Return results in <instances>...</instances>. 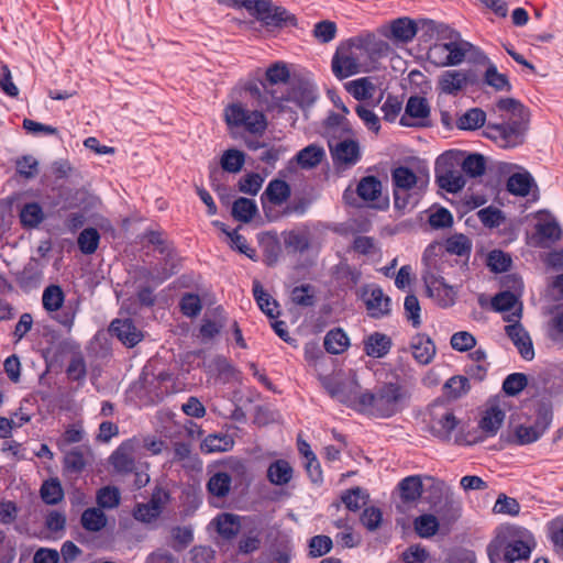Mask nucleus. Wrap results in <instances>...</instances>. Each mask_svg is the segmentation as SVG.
<instances>
[{"mask_svg":"<svg viewBox=\"0 0 563 563\" xmlns=\"http://www.w3.org/2000/svg\"><path fill=\"white\" fill-rule=\"evenodd\" d=\"M388 43L374 34H362L341 44L332 57V71L340 78H347L377 68L378 60L388 55Z\"/></svg>","mask_w":563,"mask_h":563,"instance_id":"1","label":"nucleus"},{"mask_svg":"<svg viewBox=\"0 0 563 563\" xmlns=\"http://www.w3.org/2000/svg\"><path fill=\"white\" fill-rule=\"evenodd\" d=\"M408 398L407 390L396 383L384 384L375 393L358 396V409L367 415L388 418L398 412Z\"/></svg>","mask_w":563,"mask_h":563,"instance_id":"2","label":"nucleus"},{"mask_svg":"<svg viewBox=\"0 0 563 563\" xmlns=\"http://www.w3.org/2000/svg\"><path fill=\"white\" fill-rule=\"evenodd\" d=\"M476 51L473 44L461 38L460 33L449 30L430 46L427 58L437 67L457 66L470 53L475 56Z\"/></svg>","mask_w":563,"mask_h":563,"instance_id":"3","label":"nucleus"},{"mask_svg":"<svg viewBox=\"0 0 563 563\" xmlns=\"http://www.w3.org/2000/svg\"><path fill=\"white\" fill-rule=\"evenodd\" d=\"M394 185V205L397 209L413 208L418 202V195L427 185L424 177L416 175L405 166L396 167L391 172Z\"/></svg>","mask_w":563,"mask_h":563,"instance_id":"4","label":"nucleus"},{"mask_svg":"<svg viewBox=\"0 0 563 563\" xmlns=\"http://www.w3.org/2000/svg\"><path fill=\"white\" fill-rule=\"evenodd\" d=\"M423 261L426 265L423 280L429 297L443 308L453 306L456 298V289L448 285L444 278L435 272L439 268L440 260L431 257L427 251Z\"/></svg>","mask_w":563,"mask_h":563,"instance_id":"5","label":"nucleus"},{"mask_svg":"<svg viewBox=\"0 0 563 563\" xmlns=\"http://www.w3.org/2000/svg\"><path fill=\"white\" fill-rule=\"evenodd\" d=\"M223 115L228 126L243 128L254 135H262L267 128V120L262 111L250 110L239 101L228 104Z\"/></svg>","mask_w":563,"mask_h":563,"instance_id":"6","label":"nucleus"},{"mask_svg":"<svg viewBox=\"0 0 563 563\" xmlns=\"http://www.w3.org/2000/svg\"><path fill=\"white\" fill-rule=\"evenodd\" d=\"M527 132V123L523 119L509 120L503 124H487L486 137L493 140L504 148L516 147L523 143Z\"/></svg>","mask_w":563,"mask_h":563,"instance_id":"7","label":"nucleus"},{"mask_svg":"<svg viewBox=\"0 0 563 563\" xmlns=\"http://www.w3.org/2000/svg\"><path fill=\"white\" fill-rule=\"evenodd\" d=\"M521 309L517 308L516 311L507 314L505 320L509 323L505 327V332L511 340L520 356L526 361L534 358V347L529 332L519 323Z\"/></svg>","mask_w":563,"mask_h":563,"instance_id":"8","label":"nucleus"},{"mask_svg":"<svg viewBox=\"0 0 563 563\" xmlns=\"http://www.w3.org/2000/svg\"><path fill=\"white\" fill-rule=\"evenodd\" d=\"M456 426V417L444 404L435 402L430 406L429 428L434 437L441 440H449Z\"/></svg>","mask_w":563,"mask_h":563,"instance_id":"9","label":"nucleus"},{"mask_svg":"<svg viewBox=\"0 0 563 563\" xmlns=\"http://www.w3.org/2000/svg\"><path fill=\"white\" fill-rule=\"evenodd\" d=\"M140 452V441L136 438L121 443L111 454L110 462L115 472L129 474L136 470L135 457Z\"/></svg>","mask_w":563,"mask_h":563,"instance_id":"10","label":"nucleus"},{"mask_svg":"<svg viewBox=\"0 0 563 563\" xmlns=\"http://www.w3.org/2000/svg\"><path fill=\"white\" fill-rule=\"evenodd\" d=\"M466 70H445L438 77L437 89L444 95L455 96L468 85Z\"/></svg>","mask_w":563,"mask_h":563,"instance_id":"11","label":"nucleus"},{"mask_svg":"<svg viewBox=\"0 0 563 563\" xmlns=\"http://www.w3.org/2000/svg\"><path fill=\"white\" fill-rule=\"evenodd\" d=\"M167 499V494L157 489L153 495L148 503L139 504L134 511L133 516L137 521H142L145 523H150L157 519L162 512L163 505Z\"/></svg>","mask_w":563,"mask_h":563,"instance_id":"12","label":"nucleus"},{"mask_svg":"<svg viewBox=\"0 0 563 563\" xmlns=\"http://www.w3.org/2000/svg\"><path fill=\"white\" fill-rule=\"evenodd\" d=\"M364 302L372 318H382L390 312V298L385 296L379 287L365 289Z\"/></svg>","mask_w":563,"mask_h":563,"instance_id":"13","label":"nucleus"},{"mask_svg":"<svg viewBox=\"0 0 563 563\" xmlns=\"http://www.w3.org/2000/svg\"><path fill=\"white\" fill-rule=\"evenodd\" d=\"M437 162L435 167V177L437 183L443 189L449 192H457L462 190L466 184L465 178L463 176V172L456 168L444 167L441 165V161Z\"/></svg>","mask_w":563,"mask_h":563,"instance_id":"14","label":"nucleus"},{"mask_svg":"<svg viewBox=\"0 0 563 563\" xmlns=\"http://www.w3.org/2000/svg\"><path fill=\"white\" fill-rule=\"evenodd\" d=\"M356 192L371 207L380 208L387 206V200L380 203L382 183L375 176L363 177L357 184Z\"/></svg>","mask_w":563,"mask_h":563,"instance_id":"15","label":"nucleus"},{"mask_svg":"<svg viewBox=\"0 0 563 563\" xmlns=\"http://www.w3.org/2000/svg\"><path fill=\"white\" fill-rule=\"evenodd\" d=\"M430 114L428 102L422 97H410L407 101L405 113L400 118V124L404 126L417 125Z\"/></svg>","mask_w":563,"mask_h":563,"instance_id":"16","label":"nucleus"},{"mask_svg":"<svg viewBox=\"0 0 563 563\" xmlns=\"http://www.w3.org/2000/svg\"><path fill=\"white\" fill-rule=\"evenodd\" d=\"M332 158L338 164L355 165L361 157L360 146L356 141L344 140L332 144L329 142Z\"/></svg>","mask_w":563,"mask_h":563,"instance_id":"17","label":"nucleus"},{"mask_svg":"<svg viewBox=\"0 0 563 563\" xmlns=\"http://www.w3.org/2000/svg\"><path fill=\"white\" fill-rule=\"evenodd\" d=\"M110 332L129 347H133L143 339L142 332L130 319L113 320L110 324Z\"/></svg>","mask_w":563,"mask_h":563,"instance_id":"18","label":"nucleus"},{"mask_svg":"<svg viewBox=\"0 0 563 563\" xmlns=\"http://www.w3.org/2000/svg\"><path fill=\"white\" fill-rule=\"evenodd\" d=\"M475 59L477 62H483L487 64V69L484 74V81L489 87L494 88L497 91H509L511 89V85L505 74L498 71L495 64L490 63L486 55H484L479 49L476 51Z\"/></svg>","mask_w":563,"mask_h":563,"instance_id":"19","label":"nucleus"},{"mask_svg":"<svg viewBox=\"0 0 563 563\" xmlns=\"http://www.w3.org/2000/svg\"><path fill=\"white\" fill-rule=\"evenodd\" d=\"M363 345V350L367 356L382 358L389 353L393 341L390 336L385 333L373 332L364 338Z\"/></svg>","mask_w":563,"mask_h":563,"instance_id":"20","label":"nucleus"},{"mask_svg":"<svg viewBox=\"0 0 563 563\" xmlns=\"http://www.w3.org/2000/svg\"><path fill=\"white\" fill-rule=\"evenodd\" d=\"M410 350L413 358L420 365H428L435 355V345L426 334H416L410 341Z\"/></svg>","mask_w":563,"mask_h":563,"instance_id":"21","label":"nucleus"},{"mask_svg":"<svg viewBox=\"0 0 563 563\" xmlns=\"http://www.w3.org/2000/svg\"><path fill=\"white\" fill-rule=\"evenodd\" d=\"M550 421L547 418L536 421L532 426H519L515 430L516 443L526 445L538 441L549 428Z\"/></svg>","mask_w":563,"mask_h":563,"instance_id":"22","label":"nucleus"},{"mask_svg":"<svg viewBox=\"0 0 563 563\" xmlns=\"http://www.w3.org/2000/svg\"><path fill=\"white\" fill-rule=\"evenodd\" d=\"M290 194V186L285 180L273 179L268 183L261 199L263 205L267 201L274 206H280L289 199Z\"/></svg>","mask_w":563,"mask_h":563,"instance_id":"23","label":"nucleus"},{"mask_svg":"<svg viewBox=\"0 0 563 563\" xmlns=\"http://www.w3.org/2000/svg\"><path fill=\"white\" fill-rule=\"evenodd\" d=\"M253 296L258 308L271 319L279 316L278 302L263 288L258 280L253 282Z\"/></svg>","mask_w":563,"mask_h":563,"instance_id":"24","label":"nucleus"},{"mask_svg":"<svg viewBox=\"0 0 563 563\" xmlns=\"http://www.w3.org/2000/svg\"><path fill=\"white\" fill-rule=\"evenodd\" d=\"M325 156L324 148L318 144H310L300 150L295 161L303 169H310L319 165Z\"/></svg>","mask_w":563,"mask_h":563,"instance_id":"25","label":"nucleus"},{"mask_svg":"<svg viewBox=\"0 0 563 563\" xmlns=\"http://www.w3.org/2000/svg\"><path fill=\"white\" fill-rule=\"evenodd\" d=\"M471 363L466 365V374L468 377L483 380L486 377L488 371V362L486 351L483 349H477L470 353L468 355Z\"/></svg>","mask_w":563,"mask_h":563,"instance_id":"26","label":"nucleus"},{"mask_svg":"<svg viewBox=\"0 0 563 563\" xmlns=\"http://www.w3.org/2000/svg\"><path fill=\"white\" fill-rule=\"evenodd\" d=\"M294 470L285 460H276L267 468L268 481L276 486L287 485L292 478Z\"/></svg>","mask_w":563,"mask_h":563,"instance_id":"27","label":"nucleus"},{"mask_svg":"<svg viewBox=\"0 0 563 563\" xmlns=\"http://www.w3.org/2000/svg\"><path fill=\"white\" fill-rule=\"evenodd\" d=\"M505 419V412L498 407L488 408L481 421L479 429L486 437H494L500 429Z\"/></svg>","mask_w":563,"mask_h":563,"instance_id":"28","label":"nucleus"},{"mask_svg":"<svg viewBox=\"0 0 563 563\" xmlns=\"http://www.w3.org/2000/svg\"><path fill=\"white\" fill-rule=\"evenodd\" d=\"M234 445V440L227 433L209 434L201 443V450L205 453H218L230 451Z\"/></svg>","mask_w":563,"mask_h":563,"instance_id":"29","label":"nucleus"},{"mask_svg":"<svg viewBox=\"0 0 563 563\" xmlns=\"http://www.w3.org/2000/svg\"><path fill=\"white\" fill-rule=\"evenodd\" d=\"M417 34L415 22L408 18H400L390 24V35L396 41L407 43Z\"/></svg>","mask_w":563,"mask_h":563,"instance_id":"30","label":"nucleus"},{"mask_svg":"<svg viewBox=\"0 0 563 563\" xmlns=\"http://www.w3.org/2000/svg\"><path fill=\"white\" fill-rule=\"evenodd\" d=\"M323 344L327 352L331 354H340L349 347L350 340L347 334L341 328H336L325 334Z\"/></svg>","mask_w":563,"mask_h":563,"instance_id":"31","label":"nucleus"},{"mask_svg":"<svg viewBox=\"0 0 563 563\" xmlns=\"http://www.w3.org/2000/svg\"><path fill=\"white\" fill-rule=\"evenodd\" d=\"M534 184L528 172L511 175L507 181V189L515 196L526 197Z\"/></svg>","mask_w":563,"mask_h":563,"instance_id":"32","label":"nucleus"},{"mask_svg":"<svg viewBox=\"0 0 563 563\" xmlns=\"http://www.w3.org/2000/svg\"><path fill=\"white\" fill-rule=\"evenodd\" d=\"M169 545L173 550L181 552L188 548L194 541V531L189 526H176L169 531Z\"/></svg>","mask_w":563,"mask_h":563,"instance_id":"33","label":"nucleus"},{"mask_svg":"<svg viewBox=\"0 0 563 563\" xmlns=\"http://www.w3.org/2000/svg\"><path fill=\"white\" fill-rule=\"evenodd\" d=\"M257 212V206L254 200L249 198H239L233 202L232 216L235 220L247 223Z\"/></svg>","mask_w":563,"mask_h":563,"instance_id":"34","label":"nucleus"},{"mask_svg":"<svg viewBox=\"0 0 563 563\" xmlns=\"http://www.w3.org/2000/svg\"><path fill=\"white\" fill-rule=\"evenodd\" d=\"M345 89L356 100H365L372 98L375 91V86L369 78L363 77L347 81Z\"/></svg>","mask_w":563,"mask_h":563,"instance_id":"35","label":"nucleus"},{"mask_svg":"<svg viewBox=\"0 0 563 563\" xmlns=\"http://www.w3.org/2000/svg\"><path fill=\"white\" fill-rule=\"evenodd\" d=\"M217 531L225 539H231L240 530L239 517L232 514H222L214 519Z\"/></svg>","mask_w":563,"mask_h":563,"instance_id":"36","label":"nucleus"},{"mask_svg":"<svg viewBox=\"0 0 563 563\" xmlns=\"http://www.w3.org/2000/svg\"><path fill=\"white\" fill-rule=\"evenodd\" d=\"M400 496L404 501H416L422 493V482L419 476H408L399 483Z\"/></svg>","mask_w":563,"mask_h":563,"instance_id":"37","label":"nucleus"},{"mask_svg":"<svg viewBox=\"0 0 563 563\" xmlns=\"http://www.w3.org/2000/svg\"><path fill=\"white\" fill-rule=\"evenodd\" d=\"M486 121V113L479 108H473L463 113L456 125L461 130H476L484 125Z\"/></svg>","mask_w":563,"mask_h":563,"instance_id":"38","label":"nucleus"},{"mask_svg":"<svg viewBox=\"0 0 563 563\" xmlns=\"http://www.w3.org/2000/svg\"><path fill=\"white\" fill-rule=\"evenodd\" d=\"M296 18L282 7H274L269 10L267 15H264V23L266 26L280 27L284 25H294Z\"/></svg>","mask_w":563,"mask_h":563,"instance_id":"39","label":"nucleus"},{"mask_svg":"<svg viewBox=\"0 0 563 563\" xmlns=\"http://www.w3.org/2000/svg\"><path fill=\"white\" fill-rule=\"evenodd\" d=\"M65 300L62 288L57 285H51L43 291L42 302L43 307L48 312L57 311L62 308Z\"/></svg>","mask_w":563,"mask_h":563,"instance_id":"40","label":"nucleus"},{"mask_svg":"<svg viewBox=\"0 0 563 563\" xmlns=\"http://www.w3.org/2000/svg\"><path fill=\"white\" fill-rule=\"evenodd\" d=\"M531 549L529 544L522 540H514L507 543L504 548V560L508 563H514L519 560L528 559Z\"/></svg>","mask_w":563,"mask_h":563,"instance_id":"41","label":"nucleus"},{"mask_svg":"<svg viewBox=\"0 0 563 563\" xmlns=\"http://www.w3.org/2000/svg\"><path fill=\"white\" fill-rule=\"evenodd\" d=\"M81 525L88 531H100L107 525V518L99 508H88L81 515Z\"/></svg>","mask_w":563,"mask_h":563,"instance_id":"42","label":"nucleus"},{"mask_svg":"<svg viewBox=\"0 0 563 563\" xmlns=\"http://www.w3.org/2000/svg\"><path fill=\"white\" fill-rule=\"evenodd\" d=\"M100 234L95 228L82 230L77 239V244L81 253L86 255L93 254L99 245Z\"/></svg>","mask_w":563,"mask_h":563,"instance_id":"43","label":"nucleus"},{"mask_svg":"<svg viewBox=\"0 0 563 563\" xmlns=\"http://www.w3.org/2000/svg\"><path fill=\"white\" fill-rule=\"evenodd\" d=\"M231 482V476L228 473L218 472L210 477L207 487L211 495L224 497L230 492Z\"/></svg>","mask_w":563,"mask_h":563,"instance_id":"44","label":"nucleus"},{"mask_svg":"<svg viewBox=\"0 0 563 563\" xmlns=\"http://www.w3.org/2000/svg\"><path fill=\"white\" fill-rule=\"evenodd\" d=\"M444 393L452 399L461 398L466 395L471 388L468 377L456 375L449 378L444 384Z\"/></svg>","mask_w":563,"mask_h":563,"instance_id":"45","label":"nucleus"},{"mask_svg":"<svg viewBox=\"0 0 563 563\" xmlns=\"http://www.w3.org/2000/svg\"><path fill=\"white\" fill-rule=\"evenodd\" d=\"M415 530L421 538L433 537L439 529V521L435 516L427 514L415 519Z\"/></svg>","mask_w":563,"mask_h":563,"instance_id":"46","label":"nucleus"},{"mask_svg":"<svg viewBox=\"0 0 563 563\" xmlns=\"http://www.w3.org/2000/svg\"><path fill=\"white\" fill-rule=\"evenodd\" d=\"M537 234L542 241L555 242L561 238L562 230L554 219H545L537 223Z\"/></svg>","mask_w":563,"mask_h":563,"instance_id":"47","label":"nucleus"},{"mask_svg":"<svg viewBox=\"0 0 563 563\" xmlns=\"http://www.w3.org/2000/svg\"><path fill=\"white\" fill-rule=\"evenodd\" d=\"M245 162V155L243 152L230 148L227 150L221 157V167L223 170L229 173H239Z\"/></svg>","mask_w":563,"mask_h":563,"instance_id":"48","label":"nucleus"},{"mask_svg":"<svg viewBox=\"0 0 563 563\" xmlns=\"http://www.w3.org/2000/svg\"><path fill=\"white\" fill-rule=\"evenodd\" d=\"M20 218L24 225L35 228L43 221L44 213L38 203L32 202L23 207Z\"/></svg>","mask_w":563,"mask_h":563,"instance_id":"49","label":"nucleus"},{"mask_svg":"<svg viewBox=\"0 0 563 563\" xmlns=\"http://www.w3.org/2000/svg\"><path fill=\"white\" fill-rule=\"evenodd\" d=\"M367 498L368 496L360 487L349 489L341 496L342 503L351 511L361 509V507L366 504Z\"/></svg>","mask_w":563,"mask_h":563,"instance_id":"50","label":"nucleus"},{"mask_svg":"<svg viewBox=\"0 0 563 563\" xmlns=\"http://www.w3.org/2000/svg\"><path fill=\"white\" fill-rule=\"evenodd\" d=\"M485 159L481 154H471L462 163V172L470 177L482 176L485 172Z\"/></svg>","mask_w":563,"mask_h":563,"instance_id":"51","label":"nucleus"},{"mask_svg":"<svg viewBox=\"0 0 563 563\" xmlns=\"http://www.w3.org/2000/svg\"><path fill=\"white\" fill-rule=\"evenodd\" d=\"M333 542L328 536H314L309 541V555L311 558H320L332 550Z\"/></svg>","mask_w":563,"mask_h":563,"instance_id":"52","label":"nucleus"},{"mask_svg":"<svg viewBox=\"0 0 563 563\" xmlns=\"http://www.w3.org/2000/svg\"><path fill=\"white\" fill-rule=\"evenodd\" d=\"M42 499L49 505L59 503L63 498V488L57 481H46L41 487Z\"/></svg>","mask_w":563,"mask_h":563,"instance_id":"53","label":"nucleus"},{"mask_svg":"<svg viewBox=\"0 0 563 563\" xmlns=\"http://www.w3.org/2000/svg\"><path fill=\"white\" fill-rule=\"evenodd\" d=\"M445 250L450 254L462 256L470 253L471 242L465 235L455 234L446 240Z\"/></svg>","mask_w":563,"mask_h":563,"instance_id":"54","label":"nucleus"},{"mask_svg":"<svg viewBox=\"0 0 563 563\" xmlns=\"http://www.w3.org/2000/svg\"><path fill=\"white\" fill-rule=\"evenodd\" d=\"M450 343L453 350L466 352L476 345V339L467 331H459L451 336Z\"/></svg>","mask_w":563,"mask_h":563,"instance_id":"55","label":"nucleus"},{"mask_svg":"<svg viewBox=\"0 0 563 563\" xmlns=\"http://www.w3.org/2000/svg\"><path fill=\"white\" fill-rule=\"evenodd\" d=\"M548 533L555 551L563 553V516L556 517L548 523Z\"/></svg>","mask_w":563,"mask_h":563,"instance_id":"56","label":"nucleus"},{"mask_svg":"<svg viewBox=\"0 0 563 563\" xmlns=\"http://www.w3.org/2000/svg\"><path fill=\"white\" fill-rule=\"evenodd\" d=\"M527 376L522 373H514L506 377L503 383V390L509 395L515 396L519 394L527 386Z\"/></svg>","mask_w":563,"mask_h":563,"instance_id":"57","label":"nucleus"},{"mask_svg":"<svg viewBox=\"0 0 563 563\" xmlns=\"http://www.w3.org/2000/svg\"><path fill=\"white\" fill-rule=\"evenodd\" d=\"M494 512L517 516L520 512V505L515 498L501 494L494 505Z\"/></svg>","mask_w":563,"mask_h":563,"instance_id":"58","label":"nucleus"},{"mask_svg":"<svg viewBox=\"0 0 563 563\" xmlns=\"http://www.w3.org/2000/svg\"><path fill=\"white\" fill-rule=\"evenodd\" d=\"M404 308L408 321L412 324L413 328H419L421 324V309L418 298L415 295H408L405 298Z\"/></svg>","mask_w":563,"mask_h":563,"instance_id":"59","label":"nucleus"},{"mask_svg":"<svg viewBox=\"0 0 563 563\" xmlns=\"http://www.w3.org/2000/svg\"><path fill=\"white\" fill-rule=\"evenodd\" d=\"M477 217L481 220V222L487 228H497L505 220L503 212L499 209L493 207L481 209L477 212Z\"/></svg>","mask_w":563,"mask_h":563,"instance_id":"60","label":"nucleus"},{"mask_svg":"<svg viewBox=\"0 0 563 563\" xmlns=\"http://www.w3.org/2000/svg\"><path fill=\"white\" fill-rule=\"evenodd\" d=\"M120 493L115 487H103L97 494V503L102 508H114L119 505Z\"/></svg>","mask_w":563,"mask_h":563,"instance_id":"61","label":"nucleus"},{"mask_svg":"<svg viewBox=\"0 0 563 563\" xmlns=\"http://www.w3.org/2000/svg\"><path fill=\"white\" fill-rule=\"evenodd\" d=\"M228 238L232 249L238 250L240 253L246 255L251 260H255L256 251L249 245L246 239L239 234L236 230L228 232Z\"/></svg>","mask_w":563,"mask_h":563,"instance_id":"62","label":"nucleus"},{"mask_svg":"<svg viewBox=\"0 0 563 563\" xmlns=\"http://www.w3.org/2000/svg\"><path fill=\"white\" fill-rule=\"evenodd\" d=\"M264 178L260 174H249L240 179L239 189L247 195H256L262 188Z\"/></svg>","mask_w":563,"mask_h":563,"instance_id":"63","label":"nucleus"},{"mask_svg":"<svg viewBox=\"0 0 563 563\" xmlns=\"http://www.w3.org/2000/svg\"><path fill=\"white\" fill-rule=\"evenodd\" d=\"M201 300L195 294H186L180 300L181 312L187 317H196L201 311Z\"/></svg>","mask_w":563,"mask_h":563,"instance_id":"64","label":"nucleus"}]
</instances>
